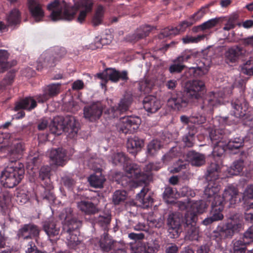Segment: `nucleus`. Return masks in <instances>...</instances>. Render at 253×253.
I'll use <instances>...</instances> for the list:
<instances>
[{"instance_id":"5fc2aeb1","label":"nucleus","mask_w":253,"mask_h":253,"mask_svg":"<svg viewBox=\"0 0 253 253\" xmlns=\"http://www.w3.org/2000/svg\"><path fill=\"white\" fill-rule=\"evenodd\" d=\"M9 54L5 50L0 49V68L6 69L9 67L7 62Z\"/></svg>"},{"instance_id":"f3484780","label":"nucleus","mask_w":253,"mask_h":253,"mask_svg":"<svg viewBox=\"0 0 253 253\" xmlns=\"http://www.w3.org/2000/svg\"><path fill=\"white\" fill-rule=\"evenodd\" d=\"M103 110V106L100 101L93 102L84 108V118L91 122L99 120Z\"/></svg>"},{"instance_id":"e433bc0d","label":"nucleus","mask_w":253,"mask_h":253,"mask_svg":"<svg viewBox=\"0 0 253 253\" xmlns=\"http://www.w3.org/2000/svg\"><path fill=\"white\" fill-rule=\"evenodd\" d=\"M78 208L86 214H94L96 212V207L94 204L88 201H81L77 204Z\"/></svg>"},{"instance_id":"412c9836","label":"nucleus","mask_w":253,"mask_h":253,"mask_svg":"<svg viewBox=\"0 0 253 253\" xmlns=\"http://www.w3.org/2000/svg\"><path fill=\"white\" fill-rule=\"evenodd\" d=\"M60 84H51L43 88V93L36 96L39 102H44L60 93Z\"/></svg>"},{"instance_id":"603ef678","label":"nucleus","mask_w":253,"mask_h":253,"mask_svg":"<svg viewBox=\"0 0 253 253\" xmlns=\"http://www.w3.org/2000/svg\"><path fill=\"white\" fill-rule=\"evenodd\" d=\"M179 148L177 147H173L168 153L164 155L163 157L162 160L163 162L168 164L173 158L177 156L179 154Z\"/></svg>"},{"instance_id":"c03bdc74","label":"nucleus","mask_w":253,"mask_h":253,"mask_svg":"<svg viewBox=\"0 0 253 253\" xmlns=\"http://www.w3.org/2000/svg\"><path fill=\"white\" fill-rule=\"evenodd\" d=\"M43 156L39 152L34 153V155L30 154L28 159V164L29 166H33L32 169H38L41 166Z\"/></svg>"},{"instance_id":"ea45409f","label":"nucleus","mask_w":253,"mask_h":253,"mask_svg":"<svg viewBox=\"0 0 253 253\" xmlns=\"http://www.w3.org/2000/svg\"><path fill=\"white\" fill-rule=\"evenodd\" d=\"M151 30L152 28L149 25L141 27L131 36V40L136 42L143 39L149 35Z\"/></svg>"},{"instance_id":"5701e85b","label":"nucleus","mask_w":253,"mask_h":253,"mask_svg":"<svg viewBox=\"0 0 253 253\" xmlns=\"http://www.w3.org/2000/svg\"><path fill=\"white\" fill-rule=\"evenodd\" d=\"M131 101L130 98L124 97L117 106L111 107L105 111V113L108 114L111 118L118 117L122 113L128 109Z\"/></svg>"},{"instance_id":"de8ad7c7","label":"nucleus","mask_w":253,"mask_h":253,"mask_svg":"<svg viewBox=\"0 0 253 253\" xmlns=\"http://www.w3.org/2000/svg\"><path fill=\"white\" fill-rule=\"evenodd\" d=\"M161 142L158 140H153L147 146V152L149 156L155 155L161 148Z\"/></svg>"},{"instance_id":"aec40b11","label":"nucleus","mask_w":253,"mask_h":253,"mask_svg":"<svg viewBox=\"0 0 253 253\" xmlns=\"http://www.w3.org/2000/svg\"><path fill=\"white\" fill-rule=\"evenodd\" d=\"M245 208H246L245 219L250 222H253V212L250 211L253 209V185L248 187L243 196Z\"/></svg>"},{"instance_id":"7ed1b4c3","label":"nucleus","mask_w":253,"mask_h":253,"mask_svg":"<svg viewBox=\"0 0 253 253\" xmlns=\"http://www.w3.org/2000/svg\"><path fill=\"white\" fill-rule=\"evenodd\" d=\"M206 92L205 83L201 80L188 82L184 91L169 93L167 105L175 111H183L187 107L191 98L198 99Z\"/></svg>"},{"instance_id":"4d7b16f0","label":"nucleus","mask_w":253,"mask_h":253,"mask_svg":"<svg viewBox=\"0 0 253 253\" xmlns=\"http://www.w3.org/2000/svg\"><path fill=\"white\" fill-rule=\"evenodd\" d=\"M15 76V72L11 71L8 72L1 82V86L5 87L11 85L14 82Z\"/></svg>"},{"instance_id":"864d4df0","label":"nucleus","mask_w":253,"mask_h":253,"mask_svg":"<svg viewBox=\"0 0 253 253\" xmlns=\"http://www.w3.org/2000/svg\"><path fill=\"white\" fill-rule=\"evenodd\" d=\"M103 10L102 7H99L97 9L92 19V24L94 26H97L101 24L103 18Z\"/></svg>"},{"instance_id":"20e7f679","label":"nucleus","mask_w":253,"mask_h":253,"mask_svg":"<svg viewBox=\"0 0 253 253\" xmlns=\"http://www.w3.org/2000/svg\"><path fill=\"white\" fill-rule=\"evenodd\" d=\"M92 0H80L78 6L67 3L65 0H54L48 4L47 8L51 11L50 16L52 21H71L74 18L79 7L89 12L92 10Z\"/></svg>"},{"instance_id":"39448f33","label":"nucleus","mask_w":253,"mask_h":253,"mask_svg":"<svg viewBox=\"0 0 253 253\" xmlns=\"http://www.w3.org/2000/svg\"><path fill=\"white\" fill-rule=\"evenodd\" d=\"M230 133L226 128H218L212 129L209 134V136L213 145L212 156L214 158V162H211L208 168L211 164L214 163L220 166L219 173L222 168V160L221 157L224 153V146L225 145V141L228 139V135Z\"/></svg>"},{"instance_id":"c85d7f7f","label":"nucleus","mask_w":253,"mask_h":253,"mask_svg":"<svg viewBox=\"0 0 253 253\" xmlns=\"http://www.w3.org/2000/svg\"><path fill=\"white\" fill-rule=\"evenodd\" d=\"M243 54V48L235 45L229 48L225 52V60L227 63L237 62Z\"/></svg>"},{"instance_id":"0e129e2a","label":"nucleus","mask_w":253,"mask_h":253,"mask_svg":"<svg viewBox=\"0 0 253 253\" xmlns=\"http://www.w3.org/2000/svg\"><path fill=\"white\" fill-rule=\"evenodd\" d=\"M62 182L64 185L70 190H73L76 183V181L73 178L69 176L63 177L62 178Z\"/></svg>"},{"instance_id":"2f4dec72","label":"nucleus","mask_w":253,"mask_h":253,"mask_svg":"<svg viewBox=\"0 0 253 253\" xmlns=\"http://www.w3.org/2000/svg\"><path fill=\"white\" fill-rule=\"evenodd\" d=\"M186 130L187 132L183 136L182 140L186 146L191 147L194 143L197 128L194 125H188Z\"/></svg>"},{"instance_id":"393cba45","label":"nucleus","mask_w":253,"mask_h":253,"mask_svg":"<svg viewBox=\"0 0 253 253\" xmlns=\"http://www.w3.org/2000/svg\"><path fill=\"white\" fill-rule=\"evenodd\" d=\"M144 109L148 112L154 113L161 108V103L156 96L148 95L145 96L143 101Z\"/></svg>"},{"instance_id":"ddd939ff","label":"nucleus","mask_w":253,"mask_h":253,"mask_svg":"<svg viewBox=\"0 0 253 253\" xmlns=\"http://www.w3.org/2000/svg\"><path fill=\"white\" fill-rule=\"evenodd\" d=\"M232 106L234 109V116L236 118L242 119L247 124L248 122L253 123V112L247 111L249 103L243 97L233 101Z\"/></svg>"},{"instance_id":"f704fd0d","label":"nucleus","mask_w":253,"mask_h":253,"mask_svg":"<svg viewBox=\"0 0 253 253\" xmlns=\"http://www.w3.org/2000/svg\"><path fill=\"white\" fill-rule=\"evenodd\" d=\"M6 20L8 26L19 25L21 21V12L18 9L14 8L7 15Z\"/></svg>"},{"instance_id":"8fccbe9b","label":"nucleus","mask_w":253,"mask_h":253,"mask_svg":"<svg viewBox=\"0 0 253 253\" xmlns=\"http://www.w3.org/2000/svg\"><path fill=\"white\" fill-rule=\"evenodd\" d=\"M126 192L124 190H117L113 196V202L115 205H119L126 199Z\"/></svg>"},{"instance_id":"72a5a7b5","label":"nucleus","mask_w":253,"mask_h":253,"mask_svg":"<svg viewBox=\"0 0 253 253\" xmlns=\"http://www.w3.org/2000/svg\"><path fill=\"white\" fill-rule=\"evenodd\" d=\"M111 221V215L108 212H103L96 217L94 221L105 232H107Z\"/></svg>"},{"instance_id":"09e8293b","label":"nucleus","mask_w":253,"mask_h":253,"mask_svg":"<svg viewBox=\"0 0 253 253\" xmlns=\"http://www.w3.org/2000/svg\"><path fill=\"white\" fill-rule=\"evenodd\" d=\"M51 168L48 166L42 167L39 172V178L42 180H46L45 186H47L50 182Z\"/></svg>"},{"instance_id":"6e6552de","label":"nucleus","mask_w":253,"mask_h":253,"mask_svg":"<svg viewBox=\"0 0 253 253\" xmlns=\"http://www.w3.org/2000/svg\"><path fill=\"white\" fill-rule=\"evenodd\" d=\"M49 127L51 133L57 135L61 134L62 131H64L74 136L78 131L74 117L69 115L65 117L56 116L49 125Z\"/></svg>"},{"instance_id":"f03ea898","label":"nucleus","mask_w":253,"mask_h":253,"mask_svg":"<svg viewBox=\"0 0 253 253\" xmlns=\"http://www.w3.org/2000/svg\"><path fill=\"white\" fill-rule=\"evenodd\" d=\"M73 212V209L69 207L62 211L60 216L61 219L64 218V220L61 231L60 222L53 218L45 220L43 223V229L48 236L53 237L61 233L63 235H66L65 238L69 243L77 245L79 241L78 229L82 226V222L75 217Z\"/></svg>"},{"instance_id":"c756f323","label":"nucleus","mask_w":253,"mask_h":253,"mask_svg":"<svg viewBox=\"0 0 253 253\" xmlns=\"http://www.w3.org/2000/svg\"><path fill=\"white\" fill-rule=\"evenodd\" d=\"M148 189L143 187L140 193L137 194V200L141 204V206L144 209H147L152 206L154 200L149 194H148Z\"/></svg>"},{"instance_id":"a211bd4d","label":"nucleus","mask_w":253,"mask_h":253,"mask_svg":"<svg viewBox=\"0 0 253 253\" xmlns=\"http://www.w3.org/2000/svg\"><path fill=\"white\" fill-rule=\"evenodd\" d=\"M41 230L38 226L33 223L21 225L18 230L17 236L18 239L29 240L39 237Z\"/></svg>"},{"instance_id":"338daca9","label":"nucleus","mask_w":253,"mask_h":253,"mask_svg":"<svg viewBox=\"0 0 253 253\" xmlns=\"http://www.w3.org/2000/svg\"><path fill=\"white\" fill-rule=\"evenodd\" d=\"M237 17L235 16L231 17L228 20L227 23L225 24L223 29L225 31H229L234 29L236 25V21Z\"/></svg>"},{"instance_id":"473e14b6","label":"nucleus","mask_w":253,"mask_h":253,"mask_svg":"<svg viewBox=\"0 0 253 253\" xmlns=\"http://www.w3.org/2000/svg\"><path fill=\"white\" fill-rule=\"evenodd\" d=\"M186 156L192 166L200 167L204 165L206 162L205 155L195 151H189Z\"/></svg>"},{"instance_id":"a18cd8bd","label":"nucleus","mask_w":253,"mask_h":253,"mask_svg":"<svg viewBox=\"0 0 253 253\" xmlns=\"http://www.w3.org/2000/svg\"><path fill=\"white\" fill-rule=\"evenodd\" d=\"M176 190L172 187H167L163 193V198L168 204H172L174 202L176 197Z\"/></svg>"},{"instance_id":"423d86ee","label":"nucleus","mask_w":253,"mask_h":253,"mask_svg":"<svg viewBox=\"0 0 253 253\" xmlns=\"http://www.w3.org/2000/svg\"><path fill=\"white\" fill-rule=\"evenodd\" d=\"M192 211H188L185 214L183 225L189 239L196 240L198 238L199 234V231L196 226L197 213H203L206 206L204 202L200 201L192 205Z\"/></svg>"},{"instance_id":"bb28decb","label":"nucleus","mask_w":253,"mask_h":253,"mask_svg":"<svg viewBox=\"0 0 253 253\" xmlns=\"http://www.w3.org/2000/svg\"><path fill=\"white\" fill-rule=\"evenodd\" d=\"M144 140L138 136H134L128 138L126 146L128 152L132 155H135L140 151L144 146Z\"/></svg>"},{"instance_id":"b1692460","label":"nucleus","mask_w":253,"mask_h":253,"mask_svg":"<svg viewBox=\"0 0 253 253\" xmlns=\"http://www.w3.org/2000/svg\"><path fill=\"white\" fill-rule=\"evenodd\" d=\"M50 158L54 165L63 167L67 161L66 151L60 148L53 149L50 152Z\"/></svg>"},{"instance_id":"9d476101","label":"nucleus","mask_w":253,"mask_h":253,"mask_svg":"<svg viewBox=\"0 0 253 253\" xmlns=\"http://www.w3.org/2000/svg\"><path fill=\"white\" fill-rule=\"evenodd\" d=\"M66 53L64 48L56 47L53 51L42 54L37 61V70L41 71L44 68H50L55 65V62Z\"/></svg>"},{"instance_id":"a19ab883","label":"nucleus","mask_w":253,"mask_h":253,"mask_svg":"<svg viewBox=\"0 0 253 253\" xmlns=\"http://www.w3.org/2000/svg\"><path fill=\"white\" fill-rule=\"evenodd\" d=\"M232 253H246L248 244L241 238L232 241Z\"/></svg>"},{"instance_id":"7c9ffc66","label":"nucleus","mask_w":253,"mask_h":253,"mask_svg":"<svg viewBox=\"0 0 253 253\" xmlns=\"http://www.w3.org/2000/svg\"><path fill=\"white\" fill-rule=\"evenodd\" d=\"M11 194L7 191L0 193V212L3 215H8L10 212L9 203Z\"/></svg>"},{"instance_id":"0eeeda50","label":"nucleus","mask_w":253,"mask_h":253,"mask_svg":"<svg viewBox=\"0 0 253 253\" xmlns=\"http://www.w3.org/2000/svg\"><path fill=\"white\" fill-rule=\"evenodd\" d=\"M25 174L24 164L20 162L12 164L2 172L0 182L3 186L13 188L17 185L23 178Z\"/></svg>"},{"instance_id":"4c0bfd02","label":"nucleus","mask_w":253,"mask_h":253,"mask_svg":"<svg viewBox=\"0 0 253 253\" xmlns=\"http://www.w3.org/2000/svg\"><path fill=\"white\" fill-rule=\"evenodd\" d=\"M244 167V161L240 159L234 162L230 168H228L226 171L229 175H237L240 174Z\"/></svg>"},{"instance_id":"9b49d317","label":"nucleus","mask_w":253,"mask_h":253,"mask_svg":"<svg viewBox=\"0 0 253 253\" xmlns=\"http://www.w3.org/2000/svg\"><path fill=\"white\" fill-rule=\"evenodd\" d=\"M199 99V108L204 114H211L213 112L214 108L220 104L223 98L224 94L221 91L210 92L203 98Z\"/></svg>"},{"instance_id":"dca6fc26","label":"nucleus","mask_w":253,"mask_h":253,"mask_svg":"<svg viewBox=\"0 0 253 253\" xmlns=\"http://www.w3.org/2000/svg\"><path fill=\"white\" fill-rule=\"evenodd\" d=\"M182 215L178 212L169 214L167 219L169 236L171 238H177L182 231Z\"/></svg>"},{"instance_id":"58836bf2","label":"nucleus","mask_w":253,"mask_h":253,"mask_svg":"<svg viewBox=\"0 0 253 253\" xmlns=\"http://www.w3.org/2000/svg\"><path fill=\"white\" fill-rule=\"evenodd\" d=\"M114 240L110 236H109L107 232H104L103 237L99 241V245L103 252H109L112 250Z\"/></svg>"},{"instance_id":"6e6d98bb","label":"nucleus","mask_w":253,"mask_h":253,"mask_svg":"<svg viewBox=\"0 0 253 253\" xmlns=\"http://www.w3.org/2000/svg\"><path fill=\"white\" fill-rule=\"evenodd\" d=\"M191 124L202 125L206 123V117L203 114L199 113L191 115Z\"/></svg>"},{"instance_id":"3c124183","label":"nucleus","mask_w":253,"mask_h":253,"mask_svg":"<svg viewBox=\"0 0 253 253\" xmlns=\"http://www.w3.org/2000/svg\"><path fill=\"white\" fill-rule=\"evenodd\" d=\"M161 168L160 163H149L145 166L144 169L145 172H143V174H149L150 176L147 181V183L151 179L152 175L151 171L153 170L157 171Z\"/></svg>"},{"instance_id":"79ce46f5","label":"nucleus","mask_w":253,"mask_h":253,"mask_svg":"<svg viewBox=\"0 0 253 253\" xmlns=\"http://www.w3.org/2000/svg\"><path fill=\"white\" fill-rule=\"evenodd\" d=\"M88 181L91 187L95 188H100L103 187L105 178L100 173L99 175H97L96 174L91 175L88 177Z\"/></svg>"},{"instance_id":"f8f14e48","label":"nucleus","mask_w":253,"mask_h":253,"mask_svg":"<svg viewBox=\"0 0 253 253\" xmlns=\"http://www.w3.org/2000/svg\"><path fill=\"white\" fill-rule=\"evenodd\" d=\"M126 176L129 178L126 183H130L132 180L138 185L146 184L150 176L149 174H143L139 165L130 162V160L124 166Z\"/></svg>"},{"instance_id":"6ab92c4d","label":"nucleus","mask_w":253,"mask_h":253,"mask_svg":"<svg viewBox=\"0 0 253 253\" xmlns=\"http://www.w3.org/2000/svg\"><path fill=\"white\" fill-rule=\"evenodd\" d=\"M193 23L188 21L181 22L177 27H169L162 30L161 33L158 35L159 39H163L165 37L174 36L180 33L184 32L186 29L192 26Z\"/></svg>"},{"instance_id":"bf43d9fd","label":"nucleus","mask_w":253,"mask_h":253,"mask_svg":"<svg viewBox=\"0 0 253 253\" xmlns=\"http://www.w3.org/2000/svg\"><path fill=\"white\" fill-rule=\"evenodd\" d=\"M241 238L248 245L253 243V225L248 229Z\"/></svg>"},{"instance_id":"e2e57ef3","label":"nucleus","mask_w":253,"mask_h":253,"mask_svg":"<svg viewBox=\"0 0 253 253\" xmlns=\"http://www.w3.org/2000/svg\"><path fill=\"white\" fill-rule=\"evenodd\" d=\"M159 248V245L154 243H149L144 246V250L146 253H155L158 251Z\"/></svg>"},{"instance_id":"37998d69","label":"nucleus","mask_w":253,"mask_h":253,"mask_svg":"<svg viewBox=\"0 0 253 253\" xmlns=\"http://www.w3.org/2000/svg\"><path fill=\"white\" fill-rule=\"evenodd\" d=\"M129 160V159L125 154L120 152L112 155L109 160L115 165H124L125 166Z\"/></svg>"},{"instance_id":"69168bd1","label":"nucleus","mask_w":253,"mask_h":253,"mask_svg":"<svg viewBox=\"0 0 253 253\" xmlns=\"http://www.w3.org/2000/svg\"><path fill=\"white\" fill-rule=\"evenodd\" d=\"M188 165V164L186 162L179 160L171 169V172L173 173H177L182 169H186Z\"/></svg>"},{"instance_id":"49530a36","label":"nucleus","mask_w":253,"mask_h":253,"mask_svg":"<svg viewBox=\"0 0 253 253\" xmlns=\"http://www.w3.org/2000/svg\"><path fill=\"white\" fill-rule=\"evenodd\" d=\"M154 85V83L149 80H145L139 83V90L144 94L149 93Z\"/></svg>"},{"instance_id":"1a4fd4ad","label":"nucleus","mask_w":253,"mask_h":253,"mask_svg":"<svg viewBox=\"0 0 253 253\" xmlns=\"http://www.w3.org/2000/svg\"><path fill=\"white\" fill-rule=\"evenodd\" d=\"M242 225L239 220L230 218L226 224L220 223L213 231L211 239L219 244L223 239L231 238L234 233L239 231Z\"/></svg>"},{"instance_id":"a878e982","label":"nucleus","mask_w":253,"mask_h":253,"mask_svg":"<svg viewBox=\"0 0 253 253\" xmlns=\"http://www.w3.org/2000/svg\"><path fill=\"white\" fill-rule=\"evenodd\" d=\"M24 151L25 146L23 142L17 141L13 143L9 153V161L11 163H17V160L22 157Z\"/></svg>"},{"instance_id":"2eb2a0df","label":"nucleus","mask_w":253,"mask_h":253,"mask_svg":"<svg viewBox=\"0 0 253 253\" xmlns=\"http://www.w3.org/2000/svg\"><path fill=\"white\" fill-rule=\"evenodd\" d=\"M141 124V119L137 116H127L123 117L117 125V129L125 134L133 133Z\"/></svg>"},{"instance_id":"680f3d73","label":"nucleus","mask_w":253,"mask_h":253,"mask_svg":"<svg viewBox=\"0 0 253 253\" xmlns=\"http://www.w3.org/2000/svg\"><path fill=\"white\" fill-rule=\"evenodd\" d=\"M202 71L201 68L197 67H191L188 69V71L186 72L185 76L187 78L189 77H197L201 75Z\"/></svg>"},{"instance_id":"cd10ccee","label":"nucleus","mask_w":253,"mask_h":253,"mask_svg":"<svg viewBox=\"0 0 253 253\" xmlns=\"http://www.w3.org/2000/svg\"><path fill=\"white\" fill-rule=\"evenodd\" d=\"M37 106V102L32 97H26L16 102L15 104L14 110L18 111L20 110L31 111Z\"/></svg>"},{"instance_id":"052dcab7","label":"nucleus","mask_w":253,"mask_h":253,"mask_svg":"<svg viewBox=\"0 0 253 253\" xmlns=\"http://www.w3.org/2000/svg\"><path fill=\"white\" fill-rule=\"evenodd\" d=\"M243 73L248 75H253V60L250 59L248 60L242 67Z\"/></svg>"},{"instance_id":"774afa93","label":"nucleus","mask_w":253,"mask_h":253,"mask_svg":"<svg viewBox=\"0 0 253 253\" xmlns=\"http://www.w3.org/2000/svg\"><path fill=\"white\" fill-rule=\"evenodd\" d=\"M0 253H11L9 247L5 245V239L0 234Z\"/></svg>"},{"instance_id":"f257e3e1","label":"nucleus","mask_w":253,"mask_h":253,"mask_svg":"<svg viewBox=\"0 0 253 253\" xmlns=\"http://www.w3.org/2000/svg\"><path fill=\"white\" fill-rule=\"evenodd\" d=\"M219 169L220 166L214 163L211 164L208 168L206 176L208 185L204 191L205 196L209 199L208 201L211 202V217L214 221L223 219L222 211L225 204H227L228 207H231L241 199L239 197L237 189L231 186L225 189L222 196L216 195L220 189Z\"/></svg>"},{"instance_id":"13d9d810","label":"nucleus","mask_w":253,"mask_h":253,"mask_svg":"<svg viewBox=\"0 0 253 253\" xmlns=\"http://www.w3.org/2000/svg\"><path fill=\"white\" fill-rule=\"evenodd\" d=\"M205 36L204 35H198L196 37L186 36L182 39V41L184 44H188L191 43H197L202 40H204Z\"/></svg>"},{"instance_id":"c9c22d12","label":"nucleus","mask_w":253,"mask_h":253,"mask_svg":"<svg viewBox=\"0 0 253 253\" xmlns=\"http://www.w3.org/2000/svg\"><path fill=\"white\" fill-rule=\"evenodd\" d=\"M244 143V141L243 138L239 137L229 139V135H228L227 141H225V145L224 146V152L227 149L230 150L239 149L243 146Z\"/></svg>"},{"instance_id":"4468645a","label":"nucleus","mask_w":253,"mask_h":253,"mask_svg":"<svg viewBox=\"0 0 253 253\" xmlns=\"http://www.w3.org/2000/svg\"><path fill=\"white\" fill-rule=\"evenodd\" d=\"M96 77L105 83L108 80L113 83H118L120 80L126 83L129 79L127 71L123 70L120 72L112 68H106L102 73H97Z\"/></svg>"},{"instance_id":"4be33fe9","label":"nucleus","mask_w":253,"mask_h":253,"mask_svg":"<svg viewBox=\"0 0 253 253\" xmlns=\"http://www.w3.org/2000/svg\"><path fill=\"white\" fill-rule=\"evenodd\" d=\"M27 7L31 16L36 22L42 20L44 13L42 4L38 0H27Z\"/></svg>"}]
</instances>
